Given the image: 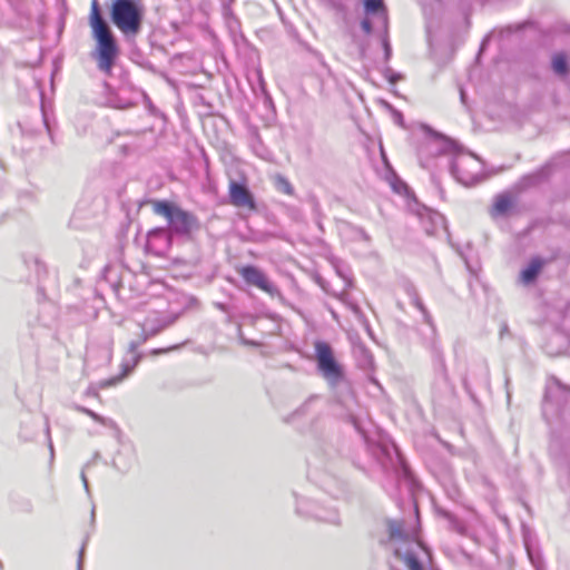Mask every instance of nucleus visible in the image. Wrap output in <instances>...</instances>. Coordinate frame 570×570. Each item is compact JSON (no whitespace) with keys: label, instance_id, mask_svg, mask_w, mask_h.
Listing matches in <instances>:
<instances>
[{"label":"nucleus","instance_id":"nucleus-28","mask_svg":"<svg viewBox=\"0 0 570 570\" xmlns=\"http://www.w3.org/2000/svg\"><path fill=\"white\" fill-rule=\"evenodd\" d=\"M216 307L219 308L220 311L223 312H227V307L225 304L223 303H216Z\"/></svg>","mask_w":570,"mask_h":570},{"label":"nucleus","instance_id":"nucleus-8","mask_svg":"<svg viewBox=\"0 0 570 570\" xmlns=\"http://www.w3.org/2000/svg\"><path fill=\"white\" fill-rule=\"evenodd\" d=\"M480 170L479 160L472 155L459 154L451 164L453 176L465 186L479 181Z\"/></svg>","mask_w":570,"mask_h":570},{"label":"nucleus","instance_id":"nucleus-24","mask_svg":"<svg viewBox=\"0 0 570 570\" xmlns=\"http://www.w3.org/2000/svg\"><path fill=\"white\" fill-rule=\"evenodd\" d=\"M178 347H179V345H174V346H170L168 348H157V350H153L151 354L153 355H159V354H163V353H167L169 351H174V350H176Z\"/></svg>","mask_w":570,"mask_h":570},{"label":"nucleus","instance_id":"nucleus-11","mask_svg":"<svg viewBox=\"0 0 570 570\" xmlns=\"http://www.w3.org/2000/svg\"><path fill=\"white\" fill-rule=\"evenodd\" d=\"M230 203L237 207H254V200L249 190L242 184L232 180L229 184Z\"/></svg>","mask_w":570,"mask_h":570},{"label":"nucleus","instance_id":"nucleus-29","mask_svg":"<svg viewBox=\"0 0 570 570\" xmlns=\"http://www.w3.org/2000/svg\"><path fill=\"white\" fill-rule=\"evenodd\" d=\"M566 403L570 407V391L567 393Z\"/></svg>","mask_w":570,"mask_h":570},{"label":"nucleus","instance_id":"nucleus-23","mask_svg":"<svg viewBox=\"0 0 570 570\" xmlns=\"http://www.w3.org/2000/svg\"><path fill=\"white\" fill-rule=\"evenodd\" d=\"M46 434H47L48 442H49L50 456H51V459H53L55 452H53V444H52V441L50 438V426H49L48 420L46 421Z\"/></svg>","mask_w":570,"mask_h":570},{"label":"nucleus","instance_id":"nucleus-20","mask_svg":"<svg viewBox=\"0 0 570 570\" xmlns=\"http://www.w3.org/2000/svg\"><path fill=\"white\" fill-rule=\"evenodd\" d=\"M360 352L363 356V360H362V366L363 367H370L372 366V363H373V357L372 355L370 354V352L367 350H365L364 347H361L360 348Z\"/></svg>","mask_w":570,"mask_h":570},{"label":"nucleus","instance_id":"nucleus-15","mask_svg":"<svg viewBox=\"0 0 570 570\" xmlns=\"http://www.w3.org/2000/svg\"><path fill=\"white\" fill-rule=\"evenodd\" d=\"M412 303L422 313L426 324L433 326L432 317L415 291L412 292Z\"/></svg>","mask_w":570,"mask_h":570},{"label":"nucleus","instance_id":"nucleus-18","mask_svg":"<svg viewBox=\"0 0 570 570\" xmlns=\"http://www.w3.org/2000/svg\"><path fill=\"white\" fill-rule=\"evenodd\" d=\"M80 412L87 414L88 416H90L92 420H95L96 422L100 423V424H104V425H107V426H114L115 425V422L110 419H107V417H104L101 415H99L98 413L87 409V407H83V406H78L77 407Z\"/></svg>","mask_w":570,"mask_h":570},{"label":"nucleus","instance_id":"nucleus-16","mask_svg":"<svg viewBox=\"0 0 570 570\" xmlns=\"http://www.w3.org/2000/svg\"><path fill=\"white\" fill-rule=\"evenodd\" d=\"M274 183H275L276 188L279 191H282L286 195H289V196L294 195V188H293L292 184L284 176L276 175L274 178Z\"/></svg>","mask_w":570,"mask_h":570},{"label":"nucleus","instance_id":"nucleus-21","mask_svg":"<svg viewBox=\"0 0 570 570\" xmlns=\"http://www.w3.org/2000/svg\"><path fill=\"white\" fill-rule=\"evenodd\" d=\"M317 518L322 519L323 521L337 524L340 521L338 514L335 510L331 511L327 515H321L317 514Z\"/></svg>","mask_w":570,"mask_h":570},{"label":"nucleus","instance_id":"nucleus-14","mask_svg":"<svg viewBox=\"0 0 570 570\" xmlns=\"http://www.w3.org/2000/svg\"><path fill=\"white\" fill-rule=\"evenodd\" d=\"M551 68L559 77H567L570 72L568 56L564 52H556L551 58Z\"/></svg>","mask_w":570,"mask_h":570},{"label":"nucleus","instance_id":"nucleus-6","mask_svg":"<svg viewBox=\"0 0 570 570\" xmlns=\"http://www.w3.org/2000/svg\"><path fill=\"white\" fill-rule=\"evenodd\" d=\"M317 368L332 385H336L344 377L343 367L334 358L330 344L325 342L315 343Z\"/></svg>","mask_w":570,"mask_h":570},{"label":"nucleus","instance_id":"nucleus-27","mask_svg":"<svg viewBox=\"0 0 570 570\" xmlns=\"http://www.w3.org/2000/svg\"><path fill=\"white\" fill-rule=\"evenodd\" d=\"M508 333H509V327L505 323H503L500 328V336L503 337V335L508 334Z\"/></svg>","mask_w":570,"mask_h":570},{"label":"nucleus","instance_id":"nucleus-19","mask_svg":"<svg viewBox=\"0 0 570 570\" xmlns=\"http://www.w3.org/2000/svg\"><path fill=\"white\" fill-rule=\"evenodd\" d=\"M433 145H435V151L436 154H445L451 153L455 149L454 142L450 140H440L434 141Z\"/></svg>","mask_w":570,"mask_h":570},{"label":"nucleus","instance_id":"nucleus-7","mask_svg":"<svg viewBox=\"0 0 570 570\" xmlns=\"http://www.w3.org/2000/svg\"><path fill=\"white\" fill-rule=\"evenodd\" d=\"M364 19L361 28L370 35L374 30H386L389 28L387 9L383 0H364Z\"/></svg>","mask_w":570,"mask_h":570},{"label":"nucleus","instance_id":"nucleus-4","mask_svg":"<svg viewBox=\"0 0 570 570\" xmlns=\"http://www.w3.org/2000/svg\"><path fill=\"white\" fill-rule=\"evenodd\" d=\"M151 204L154 213L167 219L170 235L190 237L200 228L198 218L179 206L165 200H155Z\"/></svg>","mask_w":570,"mask_h":570},{"label":"nucleus","instance_id":"nucleus-3","mask_svg":"<svg viewBox=\"0 0 570 570\" xmlns=\"http://www.w3.org/2000/svg\"><path fill=\"white\" fill-rule=\"evenodd\" d=\"M175 322V317H167L160 313L154 312L149 314L146 320L140 323L141 336L138 341L129 343L127 356L121 363L122 373L119 376L112 377L107 381L104 385L111 386L120 382L127 376L139 363L141 354L137 352L139 345L145 343L149 337H153L160 333L166 327L170 326Z\"/></svg>","mask_w":570,"mask_h":570},{"label":"nucleus","instance_id":"nucleus-26","mask_svg":"<svg viewBox=\"0 0 570 570\" xmlns=\"http://www.w3.org/2000/svg\"><path fill=\"white\" fill-rule=\"evenodd\" d=\"M81 480L83 482L86 492L89 493V484H88V480H87V476L83 471L81 472Z\"/></svg>","mask_w":570,"mask_h":570},{"label":"nucleus","instance_id":"nucleus-32","mask_svg":"<svg viewBox=\"0 0 570 570\" xmlns=\"http://www.w3.org/2000/svg\"><path fill=\"white\" fill-rule=\"evenodd\" d=\"M461 99H462V101H464V92L463 91H461Z\"/></svg>","mask_w":570,"mask_h":570},{"label":"nucleus","instance_id":"nucleus-25","mask_svg":"<svg viewBox=\"0 0 570 570\" xmlns=\"http://www.w3.org/2000/svg\"><path fill=\"white\" fill-rule=\"evenodd\" d=\"M83 553H85V547H82V548H81V550H80V552H79V558H78V570H82Z\"/></svg>","mask_w":570,"mask_h":570},{"label":"nucleus","instance_id":"nucleus-9","mask_svg":"<svg viewBox=\"0 0 570 570\" xmlns=\"http://www.w3.org/2000/svg\"><path fill=\"white\" fill-rule=\"evenodd\" d=\"M171 244V235L165 228H156L148 233L146 248L157 256L164 255Z\"/></svg>","mask_w":570,"mask_h":570},{"label":"nucleus","instance_id":"nucleus-2","mask_svg":"<svg viewBox=\"0 0 570 570\" xmlns=\"http://www.w3.org/2000/svg\"><path fill=\"white\" fill-rule=\"evenodd\" d=\"M89 24L92 37L96 40L92 56L97 62V67L104 73L110 75L120 55V48L110 27L100 13L98 0H92L91 2Z\"/></svg>","mask_w":570,"mask_h":570},{"label":"nucleus","instance_id":"nucleus-30","mask_svg":"<svg viewBox=\"0 0 570 570\" xmlns=\"http://www.w3.org/2000/svg\"><path fill=\"white\" fill-rule=\"evenodd\" d=\"M242 341H243V343H244V344H252V345H256V343H254V342H249V341L244 340V338H243Z\"/></svg>","mask_w":570,"mask_h":570},{"label":"nucleus","instance_id":"nucleus-12","mask_svg":"<svg viewBox=\"0 0 570 570\" xmlns=\"http://www.w3.org/2000/svg\"><path fill=\"white\" fill-rule=\"evenodd\" d=\"M513 207V199L508 194L498 195L491 209L493 217L505 216Z\"/></svg>","mask_w":570,"mask_h":570},{"label":"nucleus","instance_id":"nucleus-13","mask_svg":"<svg viewBox=\"0 0 570 570\" xmlns=\"http://www.w3.org/2000/svg\"><path fill=\"white\" fill-rule=\"evenodd\" d=\"M542 266L543 262L540 258H533L529 265L522 269L520 281L525 285L533 283L541 272Z\"/></svg>","mask_w":570,"mask_h":570},{"label":"nucleus","instance_id":"nucleus-22","mask_svg":"<svg viewBox=\"0 0 570 570\" xmlns=\"http://www.w3.org/2000/svg\"><path fill=\"white\" fill-rule=\"evenodd\" d=\"M384 76L390 80V82L395 83L402 79V76L399 73H394L393 70L389 67L384 69Z\"/></svg>","mask_w":570,"mask_h":570},{"label":"nucleus","instance_id":"nucleus-17","mask_svg":"<svg viewBox=\"0 0 570 570\" xmlns=\"http://www.w3.org/2000/svg\"><path fill=\"white\" fill-rule=\"evenodd\" d=\"M381 32V42L384 50V62H389L392 56V47L389 39V28L386 30H376Z\"/></svg>","mask_w":570,"mask_h":570},{"label":"nucleus","instance_id":"nucleus-5","mask_svg":"<svg viewBox=\"0 0 570 570\" xmlns=\"http://www.w3.org/2000/svg\"><path fill=\"white\" fill-rule=\"evenodd\" d=\"M144 6L140 0H115L110 10L112 23L127 37L137 36L142 26Z\"/></svg>","mask_w":570,"mask_h":570},{"label":"nucleus","instance_id":"nucleus-10","mask_svg":"<svg viewBox=\"0 0 570 570\" xmlns=\"http://www.w3.org/2000/svg\"><path fill=\"white\" fill-rule=\"evenodd\" d=\"M239 274L249 285H254L267 293L275 291V286L268 281L266 275L255 266H245L239 271Z\"/></svg>","mask_w":570,"mask_h":570},{"label":"nucleus","instance_id":"nucleus-1","mask_svg":"<svg viewBox=\"0 0 570 570\" xmlns=\"http://www.w3.org/2000/svg\"><path fill=\"white\" fill-rule=\"evenodd\" d=\"M390 542L395 557L407 570H439L432 553L419 539L416 528H406L403 521H389Z\"/></svg>","mask_w":570,"mask_h":570},{"label":"nucleus","instance_id":"nucleus-31","mask_svg":"<svg viewBox=\"0 0 570 570\" xmlns=\"http://www.w3.org/2000/svg\"><path fill=\"white\" fill-rule=\"evenodd\" d=\"M436 218L440 220V222H443V217L441 215H435Z\"/></svg>","mask_w":570,"mask_h":570}]
</instances>
